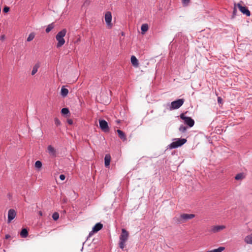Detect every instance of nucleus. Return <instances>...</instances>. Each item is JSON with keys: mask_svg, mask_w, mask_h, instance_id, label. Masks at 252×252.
Wrapping results in <instances>:
<instances>
[{"mask_svg": "<svg viewBox=\"0 0 252 252\" xmlns=\"http://www.w3.org/2000/svg\"><path fill=\"white\" fill-rule=\"evenodd\" d=\"M67 122L69 125H72L73 124V121L71 119H68L67 120Z\"/></svg>", "mask_w": 252, "mask_h": 252, "instance_id": "72a5a7b5", "label": "nucleus"}, {"mask_svg": "<svg viewBox=\"0 0 252 252\" xmlns=\"http://www.w3.org/2000/svg\"><path fill=\"white\" fill-rule=\"evenodd\" d=\"M47 152L49 154L50 156L55 158L57 155L56 150L52 146L49 145L47 147Z\"/></svg>", "mask_w": 252, "mask_h": 252, "instance_id": "9d476101", "label": "nucleus"}, {"mask_svg": "<svg viewBox=\"0 0 252 252\" xmlns=\"http://www.w3.org/2000/svg\"><path fill=\"white\" fill-rule=\"evenodd\" d=\"M16 213L13 209H10L8 212V222H11L16 217Z\"/></svg>", "mask_w": 252, "mask_h": 252, "instance_id": "ddd939ff", "label": "nucleus"}, {"mask_svg": "<svg viewBox=\"0 0 252 252\" xmlns=\"http://www.w3.org/2000/svg\"><path fill=\"white\" fill-rule=\"evenodd\" d=\"M54 25L53 24H50L48 25L47 28L45 30V31L47 33L49 32L53 28H54Z\"/></svg>", "mask_w": 252, "mask_h": 252, "instance_id": "a878e982", "label": "nucleus"}, {"mask_svg": "<svg viewBox=\"0 0 252 252\" xmlns=\"http://www.w3.org/2000/svg\"><path fill=\"white\" fill-rule=\"evenodd\" d=\"M238 7L239 8L240 11L243 14L246 15L247 16H250L251 15V12L248 9V8L246 6H243L241 5L240 3L237 4Z\"/></svg>", "mask_w": 252, "mask_h": 252, "instance_id": "1a4fd4ad", "label": "nucleus"}, {"mask_svg": "<svg viewBox=\"0 0 252 252\" xmlns=\"http://www.w3.org/2000/svg\"><path fill=\"white\" fill-rule=\"evenodd\" d=\"M68 93V89L65 88L64 87H63L61 89V95L63 97H65L67 96V94Z\"/></svg>", "mask_w": 252, "mask_h": 252, "instance_id": "aec40b11", "label": "nucleus"}, {"mask_svg": "<svg viewBox=\"0 0 252 252\" xmlns=\"http://www.w3.org/2000/svg\"><path fill=\"white\" fill-rule=\"evenodd\" d=\"M66 33V30L65 29H63L59 32L56 35V39L58 41L56 45L57 48H59L64 44L65 41L63 37L65 36Z\"/></svg>", "mask_w": 252, "mask_h": 252, "instance_id": "7ed1b4c3", "label": "nucleus"}, {"mask_svg": "<svg viewBox=\"0 0 252 252\" xmlns=\"http://www.w3.org/2000/svg\"><path fill=\"white\" fill-rule=\"evenodd\" d=\"M218 102L219 103H221L222 102V99L220 97H218Z\"/></svg>", "mask_w": 252, "mask_h": 252, "instance_id": "f704fd0d", "label": "nucleus"}, {"mask_svg": "<svg viewBox=\"0 0 252 252\" xmlns=\"http://www.w3.org/2000/svg\"><path fill=\"white\" fill-rule=\"evenodd\" d=\"M9 11V7L8 6H5L3 9V11L4 13H7Z\"/></svg>", "mask_w": 252, "mask_h": 252, "instance_id": "2f4dec72", "label": "nucleus"}, {"mask_svg": "<svg viewBox=\"0 0 252 252\" xmlns=\"http://www.w3.org/2000/svg\"><path fill=\"white\" fill-rule=\"evenodd\" d=\"M149 29L148 25L147 24H143L141 27V30L142 34H144Z\"/></svg>", "mask_w": 252, "mask_h": 252, "instance_id": "a211bd4d", "label": "nucleus"}, {"mask_svg": "<svg viewBox=\"0 0 252 252\" xmlns=\"http://www.w3.org/2000/svg\"><path fill=\"white\" fill-rule=\"evenodd\" d=\"M39 67V63H36L34 66L33 67L32 70V75H34L38 70V68Z\"/></svg>", "mask_w": 252, "mask_h": 252, "instance_id": "412c9836", "label": "nucleus"}, {"mask_svg": "<svg viewBox=\"0 0 252 252\" xmlns=\"http://www.w3.org/2000/svg\"><path fill=\"white\" fill-rule=\"evenodd\" d=\"M80 38H78V39H77V40L76 41V42H79V41H80Z\"/></svg>", "mask_w": 252, "mask_h": 252, "instance_id": "79ce46f5", "label": "nucleus"}, {"mask_svg": "<svg viewBox=\"0 0 252 252\" xmlns=\"http://www.w3.org/2000/svg\"><path fill=\"white\" fill-rule=\"evenodd\" d=\"M117 132L118 133V134L119 136V137L123 140V141H126V137L125 134V133L121 130L120 129H117Z\"/></svg>", "mask_w": 252, "mask_h": 252, "instance_id": "dca6fc26", "label": "nucleus"}, {"mask_svg": "<svg viewBox=\"0 0 252 252\" xmlns=\"http://www.w3.org/2000/svg\"><path fill=\"white\" fill-rule=\"evenodd\" d=\"M236 11V8H235L234 9L233 13H234Z\"/></svg>", "mask_w": 252, "mask_h": 252, "instance_id": "a19ab883", "label": "nucleus"}, {"mask_svg": "<svg viewBox=\"0 0 252 252\" xmlns=\"http://www.w3.org/2000/svg\"><path fill=\"white\" fill-rule=\"evenodd\" d=\"M28 235V231L27 229L23 228L22 229L21 233H20V236L22 238H26Z\"/></svg>", "mask_w": 252, "mask_h": 252, "instance_id": "6ab92c4d", "label": "nucleus"}, {"mask_svg": "<svg viewBox=\"0 0 252 252\" xmlns=\"http://www.w3.org/2000/svg\"><path fill=\"white\" fill-rule=\"evenodd\" d=\"M225 228V227L224 225L213 226L211 227L210 231L211 233H215L223 230Z\"/></svg>", "mask_w": 252, "mask_h": 252, "instance_id": "f8f14e48", "label": "nucleus"}, {"mask_svg": "<svg viewBox=\"0 0 252 252\" xmlns=\"http://www.w3.org/2000/svg\"><path fill=\"white\" fill-rule=\"evenodd\" d=\"M116 122H117V123H119L120 122V120H117V121H116Z\"/></svg>", "mask_w": 252, "mask_h": 252, "instance_id": "ea45409f", "label": "nucleus"}, {"mask_svg": "<svg viewBox=\"0 0 252 252\" xmlns=\"http://www.w3.org/2000/svg\"><path fill=\"white\" fill-rule=\"evenodd\" d=\"M65 176L63 174H61L60 175V179L62 180V181H63L65 179Z\"/></svg>", "mask_w": 252, "mask_h": 252, "instance_id": "473e14b6", "label": "nucleus"}, {"mask_svg": "<svg viewBox=\"0 0 252 252\" xmlns=\"http://www.w3.org/2000/svg\"><path fill=\"white\" fill-rule=\"evenodd\" d=\"M111 161V156L109 154H106L104 157V164L106 167H108L110 165Z\"/></svg>", "mask_w": 252, "mask_h": 252, "instance_id": "2eb2a0df", "label": "nucleus"}, {"mask_svg": "<svg viewBox=\"0 0 252 252\" xmlns=\"http://www.w3.org/2000/svg\"><path fill=\"white\" fill-rule=\"evenodd\" d=\"M185 101L184 99H178L176 100L173 101L171 103L170 106V110H172L179 108L182 106Z\"/></svg>", "mask_w": 252, "mask_h": 252, "instance_id": "423d86ee", "label": "nucleus"}, {"mask_svg": "<svg viewBox=\"0 0 252 252\" xmlns=\"http://www.w3.org/2000/svg\"><path fill=\"white\" fill-rule=\"evenodd\" d=\"M39 214L40 216H42V212L41 211L39 212Z\"/></svg>", "mask_w": 252, "mask_h": 252, "instance_id": "58836bf2", "label": "nucleus"}, {"mask_svg": "<svg viewBox=\"0 0 252 252\" xmlns=\"http://www.w3.org/2000/svg\"><path fill=\"white\" fill-rule=\"evenodd\" d=\"M99 127L100 129L104 132H107L109 131V127L107 122L104 120H99Z\"/></svg>", "mask_w": 252, "mask_h": 252, "instance_id": "0eeeda50", "label": "nucleus"}, {"mask_svg": "<svg viewBox=\"0 0 252 252\" xmlns=\"http://www.w3.org/2000/svg\"><path fill=\"white\" fill-rule=\"evenodd\" d=\"M244 242L248 245H252V233L246 236L244 239Z\"/></svg>", "mask_w": 252, "mask_h": 252, "instance_id": "4468645a", "label": "nucleus"}, {"mask_svg": "<svg viewBox=\"0 0 252 252\" xmlns=\"http://www.w3.org/2000/svg\"><path fill=\"white\" fill-rule=\"evenodd\" d=\"M179 131L182 133H185L187 130V127L184 125H181L179 128Z\"/></svg>", "mask_w": 252, "mask_h": 252, "instance_id": "bb28decb", "label": "nucleus"}, {"mask_svg": "<svg viewBox=\"0 0 252 252\" xmlns=\"http://www.w3.org/2000/svg\"><path fill=\"white\" fill-rule=\"evenodd\" d=\"M103 227V224L100 222L97 223L93 227L92 231H91L89 233V236H91L93 233H96L101 230Z\"/></svg>", "mask_w": 252, "mask_h": 252, "instance_id": "9b49d317", "label": "nucleus"}, {"mask_svg": "<svg viewBox=\"0 0 252 252\" xmlns=\"http://www.w3.org/2000/svg\"><path fill=\"white\" fill-rule=\"evenodd\" d=\"M89 3H90V1L88 0H86L85 1V2H84V4L83 5H89Z\"/></svg>", "mask_w": 252, "mask_h": 252, "instance_id": "c9c22d12", "label": "nucleus"}, {"mask_svg": "<svg viewBox=\"0 0 252 252\" xmlns=\"http://www.w3.org/2000/svg\"><path fill=\"white\" fill-rule=\"evenodd\" d=\"M61 113L63 115H68L70 114L69 110L67 108H63L62 109Z\"/></svg>", "mask_w": 252, "mask_h": 252, "instance_id": "b1692460", "label": "nucleus"}, {"mask_svg": "<svg viewBox=\"0 0 252 252\" xmlns=\"http://www.w3.org/2000/svg\"><path fill=\"white\" fill-rule=\"evenodd\" d=\"M34 166L36 168L40 169L42 167V162L39 160H37L35 162Z\"/></svg>", "mask_w": 252, "mask_h": 252, "instance_id": "cd10ccee", "label": "nucleus"}, {"mask_svg": "<svg viewBox=\"0 0 252 252\" xmlns=\"http://www.w3.org/2000/svg\"><path fill=\"white\" fill-rule=\"evenodd\" d=\"M195 217V215L192 214H182L179 216H176L173 218V221L177 224H182L187 222Z\"/></svg>", "mask_w": 252, "mask_h": 252, "instance_id": "f257e3e1", "label": "nucleus"}, {"mask_svg": "<svg viewBox=\"0 0 252 252\" xmlns=\"http://www.w3.org/2000/svg\"><path fill=\"white\" fill-rule=\"evenodd\" d=\"M54 122H55V124L57 126H58L61 125V121L57 118H55Z\"/></svg>", "mask_w": 252, "mask_h": 252, "instance_id": "c756f323", "label": "nucleus"}, {"mask_svg": "<svg viewBox=\"0 0 252 252\" xmlns=\"http://www.w3.org/2000/svg\"><path fill=\"white\" fill-rule=\"evenodd\" d=\"M190 1V0H182V3L184 6H187L189 2Z\"/></svg>", "mask_w": 252, "mask_h": 252, "instance_id": "7c9ffc66", "label": "nucleus"}, {"mask_svg": "<svg viewBox=\"0 0 252 252\" xmlns=\"http://www.w3.org/2000/svg\"><path fill=\"white\" fill-rule=\"evenodd\" d=\"M0 39L2 40H3L5 39V36L4 35H1L0 36Z\"/></svg>", "mask_w": 252, "mask_h": 252, "instance_id": "e433bc0d", "label": "nucleus"}, {"mask_svg": "<svg viewBox=\"0 0 252 252\" xmlns=\"http://www.w3.org/2000/svg\"><path fill=\"white\" fill-rule=\"evenodd\" d=\"M245 178V176L243 173H240L239 174H237L235 177V179L236 180H240Z\"/></svg>", "mask_w": 252, "mask_h": 252, "instance_id": "4be33fe9", "label": "nucleus"}, {"mask_svg": "<svg viewBox=\"0 0 252 252\" xmlns=\"http://www.w3.org/2000/svg\"><path fill=\"white\" fill-rule=\"evenodd\" d=\"M52 218L54 220H57L59 218V214L57 212H55L52 215Z\"/></svg>", "mask_w": 252, "mask_h": 252, "instance_id": "c85d7f7f", "label": "nucleus"}, {"mask_svg": "<svg viewBox=\"0 0 252 252\" xmlns=\"http://www.w3.org/2000/svg\"><path fill=\"white\" fill-rule=\"evenodd\" d=\"M187 142V139L185 138H176L174 141L170 143L168 147L171 149H176L184 145Z\"/></svg>", "mask_w": 252, "mask_h": 252, "instance_id": "20e7f679", "label": "nucleus"}, {"mask_svg": "<svg viewBox=\"0 0 252 252\" xmlns=\"http://www.w3.org/2000/svg\"><path fill=\"white\" fill-rule=\"evenodd\" d=\"M35 37V34L34 32H31V33H30V34L29 35L27 39V41H28V42H30L33 39V38H34Z\"/></svg>", "mask_w": 252, "mask_h": 252, "instance_id": "393cba45", "label": "nucleus"}, {"mask_svg": "<svg viewBox=\"0 0 252 252\" xmlns=\"http://www.w3.org/2000/svg\"><path fill=\"white\" fill-rule=\"evenodd\" d=\"M105 21L106 23L107 27L109 28H111L112 24L111 23L112 21V15L110 11H107L105 14Z\"/></svg>", "mask_w": 252, "mask_h": 252, "instance_id": "6e6552de", "label": "nucleus"}, {"mask_svg": "<svg viewBox=\"0 0 252 252\" xmlns=\"http://www.w3.org/2000/svg\"><path fill=\"white\" fill-rule=\"evenodd\" d=\"M128 231L123 228L122 229V233L121 234L119 237V246L120 249L122 250H124L126 246V243L128 240Z\"/></svg>", "mask_w": 252, "mask_h": 252, "instance_id": "f03ea898", "label": "nucleus"}, {"mask_svg": "<svg viewBox=\"0 0 252 252\" xmlns=\"http://www.w3.org/2000/svg\"><path fill=\"white\" fill-rule=\"evenodd\" d=\"M131 63L133 65L135 66H138V61L137 58L134 56H132L131 57Z\"/></svg>", "mask_w": 252, "mask_h": 252, "instance_id": "f3484780", "label": "nucleus"}, {"mask_svg": "<svg viewBox=\"0 0 252 252\" xmlns=\"http://www.w3.org/2000/svg\"><path fill=\"white\" fill-rule=\"evenodd\" d=\"M5 237H6V239H7V238H8L9 237V235H6L5 236Z\"/></svg>", "mask_w": 252, "mask_h": 252, "instance_id": "4c0bfd02", "label": "nucleus"}, {"mask_svg": "<svg viewBox=\"0 0 252 252\" xmlns=\"http://www.w3.org/2000/svg\"><path fill=\"white\" fill-rule=\"evenodd\" d=\"M180 117L184 121V124L189 127H191L194 126V121L191 117L186 116L184 113H182Z\"/></svg>", "mask_w": 252, "mask_h": 252, "instance_id": "39448f33", "label": "nucleus"}, {"mask_svg": "<svg viewBox=\"0 0 252 252\" xmlns=\"http://www.w3.org/2000/svg\"><path fill=\"white\" fill-rule=\"evenodd\" d=\"M224 250V247H220L218 249L208 251L207 252H222Z\"/></svg>", "mask_w": 252, "mask_h": 252, "instance_id": "5701e85b", "label": "nucleus"}]
</instances>
